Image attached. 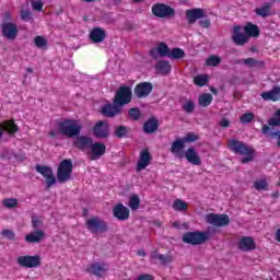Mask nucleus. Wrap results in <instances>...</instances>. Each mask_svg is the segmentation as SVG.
Segmentation results:
<instances>
[{"label":"nucleus","mask_w":280,"mask_h":280,"mask_svg":"<svg viewBox=\"0 0 280 280\" xmlns=\"http://www.w3.org/2000/svg\"><path fill=\"white\" fill-rule=\"evenodd\" d=\"M260 97H262V100H266V101L270 100L271 102H279V100H280V88L275 86L271 91L262 92L260 94Z\"/></svg>","instance_id":"cd10ccee"},{"label":"nucleus","mask_w":280,"mask_h":280,"mask_svg":"<svg viewBox=\"0 0 280 280\" xmlns=\"http://www.w3.org/2000/svg\"><path fill=\"white\" fill-rule=\"evenodd\" d=\"M182 150H185V142L183 139H177L172 143L171 152L173 154H178Z\"/></svg>","instance_id":"f704fd0d"},{"label":"nucleus","mask_w":280,"mask_h":280,"mask_svg":"<svg viewBox=\"0 0 280 280\" xmlns=\"http://www.w3.org/2000/svg\"><path fill=\"white\" fill-rule=\"evenodd\" d=\"M20 18L25 23H34V16L30 10H21Z\"/></svg>","instance_id":"ea45409f"},{"label":"nucleus","mask_w":280,"mask_h":280,"mask_svg":"<svg viewBox=\"0 0 280 280\" xmlns=\"http://www.w3.org/2000/svg\"><path fill=\"white\" fill-rule=\"evenodd\" d=\"M238 248L248 253V250H255V240L250 236H243L238 242Z\"/></svg>","instance_id":"393cba45"},{"label":"nucleus","mask_w":280,"mask_h":280,"mask_svg":"<svg viewBox=\"0 0 280 280\" xmlns=\"http://www.w3.org/2000/svg\"><path fill=\"white\" fill-rule=\"evenodd\" d=\"M0 30L3 38H7V40H16V36H19V26L14 22L1 23Z\"/></svg>","instance_id":"6e6552de"},{"label":"nucleus","mask_w":280,"mask_h":280,"mask_svg":"<svg viewBox=\"0 0 280 280\" xmlns=\"http://www.w3.org/2000/svg\"><path fill=\"white\" fill-rule=\"evenodd\" d=\"M141 109H139V107H132L129 109V118L132 121H139V119H141Z\"/></svg>","instance_id":"a19ab883"},{"label":"nucleus","mask_w":280,"mask_h":280,"mask_svg":"<svg viewBox=\"0 0 280 280\" xmlns=\"http://www.w3.org/2000/svg\"><path fill=\"white\" fill-rule=\"evenodd\" d=\"M155 70L162 75H167L172 71V65H170V61L165 60L158 61L155 65Z\"/></svg>","instance_id":"7c9ffc66"},{"label":"nucleus","mask_w":280,"mask_h":280,"mask_svg":"<svg viewBox=\"0 0 280 280\" xmlns=\"http://www.w3.org/2000/svg\"><path fill=\"white\" fill-rule=\"evenodd\" d=\"M255 119V115L253 113H246L241 116L242 124H250Z\"/></svg>","instance_id":"8fccbe9b"},{"label":"nucleus","mask_w":280,"mask_h":280,"mask_svg":"<svg viewBox=\"0 0 280 280\" xmlns=\"http://www.w3.org/2000/svg\"><path fill=\"white\" fill-rule=\"evenodd\" d=\"M88 154L90 156V161H97L98 159H102V156L106 154V144L102 142H92Z\"/></svg>","instance_id":"f8f14e48"},{"label":"nucleus","mask_w":280,"mask_h":280,"mask_svg":"<svg viewBox=\"0 0 280 280\" xmlns=\"http://www.w3.org/2000/svg\"><path fill=\"white\" fill-rule=\"evenodd\" d=\"M3 132H8L10 137H14V135L19 132V126L14 124V120H5L0 124V141L1 137H3Z\"/></svg>","instance_id":"a211bd4d"},{"label":"nucleus","mask_w":280,"mask_h":280,"mask_svg":"<svg viewBox=\"0 0 280 280\" xmlns=\"http://www.w3.org/2000/svg\"><path fill=\"white\" fill-rule=\"evenodd\" d=\"M211 237V233L209 231L200 232H186L183 235V242L184 244H190L191 246H200L207 242Z\"/></svg>","instance_id":"7ed1b4c3"},{"label":"nucleus","mask_w":280,"mask_h":280,"mask_svg":"<svg viewBox=\"0 0 280 280\" xmlns=\"http://www.w3.org/2000/svg\"><path fill=\"white\" fill-rule=\"evenodd\" d=\"M206 222L208 224H212V226H229L231 224V219L228 214H215V213H209L206 215Z\"/></svg>","instance_id":"9d476101"},{"label":"nucleus","mask_w":280,"mask_h":280,"mask_svg":"<svg viewBox=\"0 0 280 280\" xmlns=\"http://www.w3.org/2000/svg\"><path fill=\"white\" fill-rule=\"evenodd\" d=\"M34 44H35V47H38V49L47 48V39L40 35L34 38Z\"/></svg>","instance_id":"c03bdc74"},{"label":"nucleus","mask_w":280,"mask_h":280,"mask_svg":"<svg viewBox=\"0 0 280 280\" xmlns=\"http://www.w3.org/2000/svg\"><path fill=\"white\" fill-rule=\"evenodd\" d=\"M182 108L184 112H186L188 115H191V113H194V110H196V104L194 103V101L189 100L186 101L183 105Z\"/></svg>","instance_id":"79ce46f5"},{"label":"nucleus","mask_w":280,"mask_h":280,"mask_svg":"<svg viewBox=\"0 0 280 280\" xmlns=\"http://www.w3.org/2000/svg\"><path fill=\"white\" fill-rule=\"evenodd\" d=\"M59 132L69 139H75L82 132V125L75 120H65L59 122Z\"/></svg>","instance_id":"f03ea898"},{"label":"nucleus","mask_w":280,"mask_h":280,"mask_svg":"<svg viewBox=\"0 0 280 280\" xmlns=\"http://www.w3.org/2000/svg\"><path fill=\"white\" fill-rule=\"evenodd\" d=\"M153 90L154 85L152 83L141 82L135 86L133 93L136 97H138V100H143L148 97V95H150V93H152Z\"/></svg>","instance_id":"4468645a"},{"label":"nucleus","mask_w":280,"mask_h":280,"mask_svg":"<svg viewBox=\"0 0 280 280\" xmlns=\"http://www.w3.org/2000/svg\"><path fill=\"white\" fill-rule=\"evenodd\" d=\"M276 241L280 242V229L276 231Z\"/></svg>","instance_id":"0e129e2a"},{"label":"nucleus","mask_w":280,"mask_h":280,"mask_svg":"<svg viewBox=\"0 0 280 280\" xmlns=\"http://www.w3.org/2000/svg\"><path fill=\"white\" fill-rule=\"evenodd\" d=\"M93 133L96 139H108L110 137V125L107 120H100L94 125Z\"/></svg>","instance_id":"1a4fd4ad"},{"label":"nucleus","mask_w":280,"mask_h":280,"mask_svg":"<svg viewBox=\"0 0 280 280\" xmlns=\"http://www.w3.org/2000/svg\"><path fill=\"white\" fill-rule=\"evenodd\" d=\"M222 62V59L218 56H211L210 58L207 59L206 65L208 67H218Z\"/></svg>","instance_id":"09e8293b"},{"label":"nucleus","mask_w":280,"mask_h":280,"mask_svg":"<svg viewBox=\"0 0 280 280\" xmlns=\"http://www.w3.org/2000/svg\"><path fill=\"white\" fill-rule=\"evenodd\" d=\"M137 280H154V278L152 277V275L144 273L139 276Z\"/></svg>","instance_id":"052dcab7"},{"label":"nucleus","mask_w":280,"mask_h":280,"mask_svg":"<svg viewBox=\"0 0 280 280\" xmlns=\"http://www.w3.org/2000/svg\"><path fill=\"white\" fill-rule=\"evenodd\" d=\"M13 155L14 153L10 149H4L1 153V158L7 159L8 161H10V159H12Z\"/></svg>","instance_id":"6e6d98bb"},{"label":"nucleus","mask_w":280,"mask_h":280,"mask_svg":"<svg viewBox=\"0 0 280 280\" xmlns=\"http://www.w3.org/2000/svg\"><path fill=\"white\" fill-rule=\"evenodd\" d=\"M244 32H245L246 36H249L252 38H257L259 36V34L261 33V31L259 30V26H257L253 23H247L244 26Z\"/></svg>","instance_id":"2f4dec72"},{"label":"nucleus","mask_w":280,"mask_h":280,"mask_svg":"<svg viewBox=\"0 0 280 280\" xmlns=\"http://www.w3.org/2000/svg\"><path fill=\"white\" fill-rule=\"evenodd\" d=\"M229 148L232 152H234V154H241L242 156H245L241 160V163H250V161L254 159L253 154L255 150L237 139L231 140L229 142Z\"/></svg>","instance_id":"f257e3e1"},{"label":"nucleus","mask_w":280,"mask_h":280,"mask_svg":"<svg viewBox=\"0 0 280 280\" xmlns=\"http://www.w3.org/2000/svg\"><path fill=\"white\" fill-rule=\"evenodd\" d=\"M272 8V3L266 2L261 8L255 9V14L257 16H261L262 19H268L272 14L270 9Z\"/></svg>","instance_id":"473e14b6"},{"label":"nucleus","mask_w":280,"mask_h":280,"mask_svg":"<svg viewBox=\"0 0 280 280\" xmlns=\"http://www.w3.org/2000/svg\"><path fill=\"white\" fill-rule=\"evenodd\" d=\"M32 8L36 12H43V1H40V0L32 1Z\"/></svg>","instance_id":"864d4df0"},{"label":"nucleus","mask_w":280,"mask_h":280,"mask_svg":"<svg viewBox=\"0 0 280 280\" xmlns=\"http://www.w3.org/2000/svg\"><path fill=\"white\" fill-rule=\"evenodd\" d=\"M231 38H232L233 43L238 46H244V45H246V43H248V36L246 34H244V32H242V26H240V25H236L233 27Z\"/></svg>","instance_id":"dca6fc26"},{"label":"nucleus","mask_w":280,"mask_h":280,"mask_svg":"<svg viewBox=\"0 0 280 280\" xmlns=\"http://www.w3.org/2000/svg\"><path fill=\"white\" fill-rule=\"evenodd\" d=\"M173 209L175 211H185L187 209V202L180 200V199H176L173 202Z\"/></svg>","instance_id":"de8ad7c7"},{"label":"nucleus","mask_w":280,"mask_h":280,"mask_svg":"<svg viewBox=\"0 0 280 280\" xmlns=\"http://www.w3.org/2000/svg\"><path fill=\"white\" fill-rule=\"evenodd\" d=\"M1 235L10 241L16 240V235L14 234V231H12V230H3L1 232Z\"/></svg>","instance_id":"603ef678"},{"label":"nucleus","mask_w":280,"mask_h":280,"mask_svg":"<svg viewBox=\"0 0 280 280\" xmlns=\"http://www.w3.org/2000/svg\"><path fill=\"white\" fill-rule=\"evenodd\" d=\"M101 113L104 117H117V115H121V107L115 103L106 104L102 107Z\"/></svg>","instance_id":"6ab92c4d"},{"label":"nucleus","mask_w":280,"mask_h":280,"mask_svg":"<svg viewBox=\"0 0 280 280\" xmlns=\"http://www.w3.org/2000/svg\"><path fill=\"white\" fill-rule=\"evenodd\" d=\"M243 65H246V67H249L250 69H264L266 67V62L261 60H257L255 58H246L243 59Z\"/></svg>","instance_id":"72a5a7b5"},{"label":"nucleus","mask_w":280,"mask_h":280,"mask_svg":"<svg viewBox=\"0 0 280 280\" xmlns=\"http://www.w3.org/2000/svg\"><path fill=\"white\" fill-rule=\"evenodd\" d=\"M14 158H15L20 163H23V161L25 160V155H16V154H14Z\"/></svg>","instance_id":"e2e57ef3"},{"label":"nucleus","mask_w":280,"mask_h":280,"mask_svg":"<svg viewBox=\"0 0 280 280\" xmlns=\"http://www.w3.org/2000/svg\"><path fill=\"white\" fill-rule=\"evenodd\" d=\"M186 19L189 25H194L196 21L205 19V10L200 8L186 10Z\"/></svg>","instance_id":"aec40b11"},{"label":"nucleus","mask_w":280,"mask_h":280,"mask_svg":"<svg viewBox=\"0 0 280 280\" xmlns=\"http://www.w3.org/2000/svg\"><path fill=\"white\" fill-rule=\"evenodd\" d=\"M199 25H200L201 27L209 28V27H211V20H209V19L200 20V21H199Z\"/></svg>","instance_id":"4d7b16f0"},{"label":"nucleus","mask_w":280,"mask_h":280,"mask_svg":"<svg viewBox=\"0 0 280 280\" xmlns=\"http://www.w3.org/2000/svg\"><path fill=\"white\" fill-rule=\"evenodd\" d=\"M107 270L108 267H106L105 265H100L97 262L92 264L88 269V271L94 275L95 277H102L103 275H105Z\"/></svg>","instance_id":"c756f323"},{"label":"nucleus","mask_w":280,"mask_h":280,"mask_svg":"<svg viewBox=\"0 0 280 280\" xmlns=\"http://www.w3.org/2000/svg\"><path fill=\"white\" fill-rule=\"evenodd\" d=\"M121 3V0H113L114 5H119Z\"/></svg>","instance_id":"338daca9"},{"label":"nucleus","mask_w":280,"mask_h":280,"mask_svg":"<svg viewBox=\"0 0 280 280\" xmlns=\"http://www.w3.org/2000/svg\"><path fill=\"white\" fill-rule=\"evenodd\" d=\"M32 225L34 229H43V220L36 218V217H33L32 218Z\"/></svg>","instance_id":"5fc2aeb1"},{"label":"nucleus","mask_w":280,"mask_h":280,"mask_svg":"<svg viewBox=\"0 0 280 280\" xmlns=\"http://www.w3.org/2000/svg\"><path fill=\"white\" fill-rule=\"evenodd\" d=\"M152 163V155L148 149H144L140 153V159L137 164V172H141V170H145L148 165Z\"/></svg>","instance_id":"412c9836"},{"label":"nucleus","mask_w":280,"mask_h":280,"mask_svg":"<svg viewBox=\"0 0 280 280\" xmlns=\"http://www.w3.org/2000/svg\"><path fill=\"white\" fill-rule=\"evenodd\" d=\"M113 214L117 220L125 221L130 218V210L122 203H118L114 207Z\"/></svg>","instance_id":"4be33fe9"},{"label":"nucleus","mask_w":280,"mask_h":280,"mask_svg":"<svg viewBox=\"0 0 280 280\" xmlns=\"http://www.w3.org/2000/svg\"><path fill=\"white\" fill-rule=\"evenodd\" d=\"M16 262L22 268H38L40 266V256H20Z\"/></svg>","instance_id":"ddd939ff"},{"label":"nucleus","mask_w":280,"mask_h":280,"mask_svg":"<svg viewBox=\"0 0 280 280\" xmlns=\"http://www.w3.org/2000/svg\"><path fill=\"white\" fill-rule=\"evenodd\" d=\"M2 205L5 209H16V207H19V200L14 198H7L2 201Z\"/></svg>","instance_id":"37998d69"},{"label":"nucleus","mask_w":280,"mask_h":280,"mask_svg":"<svg viewBox=\"0 0 280 280\" xmlns=\"http://www.w3.org/2000/svg\"><path fill=\"white\" fill-rule=\"evenodd\" d=\"M106 38V31L100 27H95L90 33V40L92 43H104V39Z\"/></svg>","instance_id":"bb28decb"},{"label":"nucleus","mask_w":280,"mask_h":280,"mask_svg":"<svg viewBox=\"0 0 280 280\" xmlns=\"http://www.w3.org/2000/svg\"><path fill=\"white\" fill-rule=\"evenodd\" d=\"M58 132H60V131L50 130L49 131V137H51L52 139H56V137H58Z\"/></svg>","instance_id":"680f3d73"},{"label":"nucleus","mask_w":280,"mask_h":280,"mask_svg":"<svg viewBox=\"0 0 280 280\" xmlns=\"http://www.w3.org/2000/svg\"><path fill=\"white\" fill-rule=\"evenodd\" d=\"M141 207V199L138 195H131L129 198V208L131 211H137Z\"/></svg>","instance_id":"e433bc0d"},{"label":"nucleus","mask_w":280,"mask_h":280,"mask_svg":"<svg viewBox=\"0 0 280 280\" xmlns=\"http://www.w3.org/2000/svg\"><path fill=\"white\" fill-rule=\"evenodd\" d=\"M151 258L154 259L155 261H160L162 266H167L174 261V256L168 253V254H161L158 250H154L151 254Z\"/></svg>","instance_id":"5701e85b"},{"label":"nucleus","mask_w":280,"mask_h":280,"mask_svg":"<svg viewBox=\"0 0 280 280\" xmlns=\"http://www.w3.org/2000/svg\"><path fill=\"white\" fill-rule=\"evenodd\" d=\"M114 137H117V139H124L125 137H128V127L121 125L116 127Z\"/></svg>","instance_id":"58836bf2"},{"label":"nucleus","mask_w":280,"mask_h":280,"mask_svg":"<svg viewBox=\"0 0 280 280\" xmlns=\"http://www.w3.org/2000/svg\"><path fill=\"white\" fill-rule=\"evenodd\" d=\"M272 198H279V191L272 192Z\"/></svg>","instance_id":"774afa93"},{"label":"nucleus","mask_w":280,"mask_h":280,"mask_svg":"<svg viewBox=\"0 0 280 280\" xmlns=\"http://www.w3.org/2000/svg\"><path fill=\"white\" fill-rule=\"evenodd\" d=\"M194 82L197 86H205L209 82V77L207 74H200L194 78Z\"/></svg>","instance_id":"49530a36"},{"label":"nucleus","mask_w":280,"mask_h":280,"mask_svg":"<svg viewBox=\"0 0 280 280\" xmlns=\"http://www.w3.org/2000/svg\"><path fill=\"white\" fill-rule=\"evenodd\" d=\"M93 143V138L89 136H77L73 141L72 145L77 148V150H81V152H85V150H90Z\"/></svg>","instance_id":"2eb2a0df"},{"label":"nucleus","mask_w":280,"mask_h":280,"mask_svg":"<svg viewBox=\"0 0 280 280\" xmlns=\"http://www.w3.org/2000/svg\"><path fill=\"white\" fill-rule=\"evenodd\" d=\"M254 187L257 191H268V183L266 179H258L254 182Z\"/></svg>","instance_id":"a18cd8bd"},{"label":"nucleus","mask_w":280,"mask_h":280,"mask_svg":"<svg viewBox=\"0 0 280 280\" xmlns=\"http://www.w3.org/2000/svg\"><path fill=\"white\" fill-rule=\"evenodd\" d=\"M219 125L221 126V128H229V126H231V121L226 118H222Z\"/></svg>","instance_id":"bf43d9fd"},{"label":"nucleus","mask_w":280,"mask_h":280,"mask_svg":"<svg viewBox=\"0 0 280 280\" xmlns=\"http://www.w3.org/2000/svg\"><path fill=\"white\" fill-rule=\"evenodd\" d=\"M132 102V88L122 85L117 91L113 98V104H117L120 108Z\"/></svg>","instance_id":"39448f33"},{"label":"nucleus","mask_w":280,"mask_h":280,"mask_svg":"<svg viewBox=\"0 0 280 280\" xmlns=\"http://www.w3.org/2000/svg\"><path fill=\"white\" fill-rule=\"evenodd\" d=\"M213 102V95L207 93L199 96V106L207 108Z\"/></svg>","instance_id":"c9c22d12"},{"label":"nucleus","mask_w":280,"mask_h":280,"mask_svg":"<svg viewBox=\"0 0 280 280\" xmlns=\"http://www.w3.org/2000/svg\"><path fill=\"white\" fill-rule=\"evenodd\" d=\"M71 174H73V162L71 160H62L57 168L58 183H69Z\"/></svg>","instance_id":"20e7f679"},{"label":"nucleus","mask_w":280,"mask_h":280,"mask_svg":"<svg viewBox=\"0 0 280 280\" xmlns=\"http://www.w3.org/2000/svg\"><path fill=\"white\" fill-rule=\"evenodd\" d=\"M152 14L158 16V19H174L176 10L167 4L156 3L152 7Z\"/></svg>","instance_id":"423d86ee"},{"label":"nucleus","mask_w":280,"mask_h":280,"mask_svg":"<svg viewBox=\"0 0 280 280\" xmlns=\"http://www.w3.org/2000/svg\"><path fill=\"white\" fill-rule=\"evenodd\" d=\"M168 58L172 60H180L182 58H185V50L180 48H173L171 49Z\"/></svg>","instance_id":"4c0bfd02"},{"label":"nucleus","mask_w":280,"mask_h":280,"mask_svg":"<svg viewBox=\"0 0 280 280\" xmlns=\"http://www.w3.org/2000/svg\"><path fill=\"white\" fill-rule=\"evenodd\" d=\"M170 52L171 49L167 45H165V43H160L156 48H152L149 51L150 56H152L154 60H158L159 56H161V58H170Z\"/></svg>","instance_id":"f3484780"},{"label":"nucleus","mask_w":280,"mask_h":280,"mask_svg":"<svg viewBox=\"0 0 280 280\" xmlns=\"http://www.w3.org/2000/svg\"><path fill=\"white\" fill-rule=\"evenodd\" d=\"M185 156L188 163H191V165H202L200 155H198V153L196 152V149H194L192 147L187 149Z\"/></svg>","instance_id":"a878e982"},{"label":"nucleus","mask_w":280,"mask_h":280,"mask_svg":"<svg viewBox=\"0 0 280 280\" xmlns=\"http://www.w3.org/2000/svg\"><path fill=\"white\" fill-rule=\"evenodd\" d=\"M2 23H12V14L10 12H4Z\"/></svg>","instance_id":"13d9d810"},{"label":"nucleus","mask_w":280,"mask_h":280,"mask_svg":"<svg viewBox=\"0 0 280 280\" xmlns=\"http://www.w3.org/2000/svg\"><path fill=\"white\" fill-rule=\"evenodd\" d=\"M86 228L90 232L97 233H106L108 231V225L106 221L100 219L98 217H92L86 221Z\"/></svg>","instance_id":"0eeeda50"},{"label":"nucleus","mask_w":280,"mask_h":280,"mask_svg":"<svg viewBox=\"0 0 280 280\" xmlns=\"http://www.w3.org/2000/svg\"><path fill=\"white\" fill-rule=\"evenodd\" d=\"M145 135H154L159 130V120L156 118H150L143 125Z\"/></svg>","instance_id":"c85d7f7f"},{"label":"nucleus","mask_w":280,"mask_h":280,"mask_svg":"<svg viewBox=\"0 0 280 280\" xmlns=\"http://www.w3.org/2000/svg\"><path fill=\"white\" fill-rule=\"evenodd\" d=\"M182 141L184 143H191L194 141H198V136H196V133H194V132H189L187 136L182 138Z\"/></svg>","instance_id":"3c124183"},{"label":"nucleus","mask_w":280,"mask_h":280,"mask_svg":"<svg viewBox=\"0 0 280 280\" xmlns=\"http://www.w3.org/2000/svg\"><path fill=\"white\" fill-rule=\"evenodd\" d=\"M137 254L139 255V257H145V252L142 249L138 250Z\"/></svg>","instance_id":"69168bd1"},{"label":"nucleus","mask_w":280,"mask_h":280,"mask_svg":"<svg viewBox=\"0 0 280 280\" xmlns=\"http://www.w3.org/2000/svg\"><path fill=\"white\" fill-rule=\"evenodd\" d=\"M35 170L38 174H42L46 178L47 189L56 185V175L54 170L47 165H35Z\"/></svg>","instance_id":"9b49d317"},{"label":"nucleus","mask_w":280,"mask_h":280,"mask_svg":"<svg viewBox=\"0 0 280 280\" xmlns=\"http://www.w3.org/2000/svg\"><path fill=\"white\" fill-rule=\"evenodd\" d=\"M43 240H45V232L43 230L31 232L25 236L27 244H39Z\"/></svg>","instance_id":"b1692460"}]
</instances>
